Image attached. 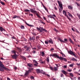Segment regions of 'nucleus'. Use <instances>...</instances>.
Wrapping results in <instances>:
<instances>
[{
    "label": "nucleus",
    "instance_id": "52",
    "mask_svg": "<svg viewBox=\"0 0 80 80\" xmlns=\"http://www.w3.org/2000/svg\"><path fill=\"white\" fill-rule=\"evenodd\" d=\"M76 65H78V66L79 67H80V63L79 64L77 63Z\"/></svg>",
    "mask_w": 80,
    "mask_h": 80
},
{
    "label": "nucleus",
    "instance_id": "17",
    "mask_svg": "<svg viewBox=\"0 0 80 80\" xmlns=\"http://www.w3.org/2000/svg\"><path fill=\"white\" fill-rule=\"evenodd\" d=\"M68 15H69V16L70 17H71V18H73V16H72V15L71 14L69 13V12H68Z\"/></svg>",
    "mask_w": 80,
    "mask_h": 80
},
{
    "label": "nucleus",
    "instance_id": "10",
    "mask_svg": "<svg viewBox=\"0 0 80 80\" xmlns=\"http://www.w3.org/2000/svg\"><path fill=\"white\" fill-rule=\"evenodd\" d=\"M18 57V55L16 54H14V55H12V57L13 58H14V59H16Z\"/></svg>",
    "mask_w": 80,
    "mask_h": 80
},
{
    "label": "nucleus",
    "instance_id": "31",
    "mask_svg": "<svg viewBox=\"0 0 80 80\" xmlns=\"http://www.w3.org/2000/svg\"><path fill=\"white\" fill-rule=\"evenodd\" d=\"M21 57H22V58H23V59H24V60H26L27 59L26 58H25V57L22 56H21Z\"/></svg>",
    "mask_w": 80,
    "mask_h": 80
},
{
    "label": "nucleus",
    "instance_id": "47",
    "mask_svg": "<svg viewBox=\"0 0 80 80\" xmlns=\"http://www.w3.org/2000/svg\"><path fill=\"white\" fill-rule=\"evenodd\" d=\"M33 62H34V63H37V61H36V60H33Z\"/></svg>",
    "mask_w": 80,
    "mask_h": 80
},
{
    "label": "nucleus",
    "instance_id": "50",
    "mask_svg": "<svg viewBox=\"0 0 80 80\" xmlns=\"http://www.w3.org/2000/svg\"><path fill=\"white\" fill-rule=\"evenodd\" d=\"M32 49L33 50H33H36V48H32Z\"/></svg>",
    "mask_w": 80,
    "mask_h": 80
},
{
    "label": "nucleus",
    "instance_id": "19",
    "mask_svg": "<svg viewBox=\"0 0 80 80\" xmlns=\"http://www.w3.org/2000/svg\"><path fill=\"white\" fill-rule=\"evenodd\" d=\"M0 30L1 32H2L3 31H5V30H4V29L2 27H0Z\"/></svg>",
    "mask_w": 80,
    "mask_h": 80
},
{
    "label": "nucleus",
    "instance_id": "7",
    "mask_svg": "<svg viewBox=\"0 0 80 80\" xmlns=\"http://www.w3.org/2000/svg\"><path fill=\"white\" fill-rule=\"evenodd\" d=\"M0 67H1L4 68L6 70H8V68H6L5 67H4V65L2 63V62L1 61H0Z\"/></svg>",
    "mask_w": 80,
    "mask_h": 80
},
{
    "label": "nucleus",
    "instance_id": "8",
    "mask_svg": "<svg viewBox=\"0 0 80 80\" xmlns=\"http://www.w3.org/2000/svg\"><path fill=\"white\" fill-rule=\"evenodd\" d=\"M50 56H52V57H57V58H59V59L60 58V57H59V56L56 53H54L53 54L51 55Z\"/></svg>",
    "mask_w": 80,
    "mask_h": 80
},
{
    "label": "nucleus",
    "instance_id": "40",
    "mask_svg": "<svg viewBox=\"0 0 80 80\" xmlns=\"http://www.w3.org/2000/svg\"><path fill=\"white\" fill-rule=\"evenodd\" d=\"M61 77H64V75H63V74H61Z\"/></svg>",
    "mask_w": 80,
    "mask_h": 80
},
{
    "label": "nucleus",
    "instance_id": "18",
    "mask_svg": "<svg viewBox=\"0 0 80 80\" xmlns=\"http://www.w3.org/2000/svg\"><path fill=\"white\" fill-rule=\"evenodd\" d=\"M48 42L49 43H53V41H52V39H50V40H49Z\"/></svg>",
    "mask_w": 80,
    "mask_h": 80
},
{
    "label": "nucleus",
    "instance_id": "62",
    "mask_svg": "<svg viewBox=\"0 0 80 80\" xmlns=\"http://www.w3.org/2000/svg\"><path fill=\"white\" fill-rule=\"evenodd\" d=\"M64 41H65V42H67V39H64Z\"/></svg>",
    "mask_w": 80,
    "mask_h": 80
},
{
    "label": "nucleus",
    "instance_id": "54",
    "mask_svg": "<svg viewBox=\"0 0 80 80\" xmlns=\"http://www.w3.org/2000/svg\"><path fill=\"white\" fill-rule=\"evenodd\" d=\"M68 72H72V70L68 69Z\"/></svg>",
    "mask_w": 80,
    "mask_h": 80
},
{
    "label": "nucleus",
    "instance_id": "63",
    "mask_svg": "<svg viewBox=\"0 0 80 80\" xmlns=\"http://www.w3.org/2000/svg\"><path fill=\"white\" fill-rule=\"evenodd\" d=\"M7 79L8 80H11L10 79V78H7Z\"/></svg>",
    "mask_w": 80,
    "mask_h": 80
},
{
    "label": "nucleus",
    "instance_id": "23",
    "mask_svg": "<svg viewBox=\"0 0 80 80\" xmlns=\"http://www.w3.org/2000/svg\"><path fill=\"white\" fill-rule=\"evenodd\" d=\"M28 65L30 67H32V64L30 63H28Z\"/></svg>",
    "mask_w": 80,
    "mask_h": 80
},
{
    "label": "nucleus",
    "instance_id": "39",
    "mask_svg": "<svg viewBox=\"0 0 80 80\" xmlns=\"http://www.w3.org/2000/svg\"><path fill=\"white\" fill-rule=\"evenodd\" d=\"M75 31H76V32H77V33H79V31H78V30H77V29H76V28H75Z\"/></svg>",
    "mask_w": 80,
    "mask_h": 80
},
{
    "label": "nucleus",
    "instance_id": "61",
    "mask_svg": "<svg viewBox=\"0 0 80 80\" xmlns=\"http://www.w3.org/2000/svg\"><path fill=\"white\" fill-rule=\"evenodd\" d=\"M54 50V49L53 48H52L51 49H50V51H52V50Z\"/></svg>",
    "mask_w": 80,
    "mask_h": 80
},
{
    "label": "nucleus",
    "instance_id": "9",
    "mask_svg": "<svg viewBox=\"0 0 80 80\" xmlns=\"http://www.w3.org/2000/svg\"><path fill=\"white\" fill-rule=\"evenodd\" d=\"M59 59H60V60H63V61H65V62H67V59L62 57H60Z\"/></svg>",
    "mask_w": 80,
    "mask_h": 80
},
{
    "label": "nucleus",
    "instance_id": "55",
    "mask_svg": "<svg viewBox=\"0 0 80 80\" xmlns=\"http://www.w3.org/2000/svg\"><path fill=\"white\" fill-rule=\"evenodd\" d=\"M31 79H34V77H33V76H31Z\"/></svg>",
    "mask_w": 80,
    "mask_h": 80
},
{
    "label": "nucleus",
    "instance_id": "49",
    "mask_svg": "<svg viewBox=\"0 0 80 80\" xmlns=\"http://www.w3.org/2000/svg\"><path fill=\"white\" fill-rule=\"evenodd\" d=\"M50 70H51L52 71H53V68L52 67H50Z\"/></svg>",
    "mask_w": 80,
    "mask_h": 80
},
{
    "label": "nucleus",
    "instance_id": "42",
    "mask_svg": "<svg viewBox=\"0 0 80 80\" xmlns=\"http://www.w3.org/2000/svg\"><path fill=\"white\" fill-rule=\"evenodd\" d=\"M73 66V64H71L69 65V67H72Z\"/></svg>",
    "mask_w": 80,
    "mask_h": 80
},
{
    "label": "nucleus",
    "instance_id": "16",
    "mask_svg": "<svg viewBox=\"0 0 80 80\" xmlns=\"http://www.w3.org/2000/svg\"><path fill=\"white\" fill-rule=\"evenodd\" d=\"M42 5L43 7V8H44V9H45V10H46V11H47V12H48V10L47 9V8H46V7H45V6H44L43 4H42Z\"/></svg>",
    "mask_w": 80,
    "mask_h": 80
},
{
    "label": "nucleus",
    "instance_id": "22",
    "mask_svg": "<svg viewBox=\"0 0 80 80\" xmlns=\"http://www.w3.org/2000/svg\"><path fill=\"white\" fill-rule=\"evenodd\" d=\"M71 60H73V61H75L76 62H77V59L74 58H72Z\"/></svg>",
    "mask_w": 80,
    "mask_h": 80
},
{
    "label": "nucleus",
    "instance_id": "46",
    "mask_svg": "<svg viewBox=\"0 0 80 80\" xmlns=\"http://www.w3.org/2000/svg\"><path fill=\"white\" fill-rule=\"evenodd\" d=\"M76 4H77L78 6H80V4L79 3H78L77 2H76Z\"/></svg>",
    "mask_w": 80,
    "mask_h": 80
},
{
    "label": "nucleus",
    "instance_id": "30",
    "mask_svg": "<svg viewBox=\"0 0 80 80\" xmlns=\"http://www.w3.org/2000/svg\"><path fill=\"white\" fill-rule=\"evenodd\" d=\"M69 41L71 43H72V44H74V43H73V41H72V40L71 39H69Z\"/></svg>",
    "mask_w": 80,
    "mask_h": 80
},
{
    "label": "nucleus",
    "instance_id": "21",
    "mask_svg": "<svg viewBox=\"0 0 80 80\" xmlns=\"http://www.w3.org/2000/svg\"><path fill=\"white\" fill-rule=\"evenodd\" d=\"M61 42H62L63 43H65V42L64 41H63L62 39H61L60 38H59L58 39Z\"/></svg>",
    "mask_w": 80,
    "mask_h": 80
},
{
    "label": "nucleus",
    "instance_id": "44",
    "mask_svg": "<svg viewBox=\"0 0 80 80\" xmlns=\"http://www.w3.org/2000/svg\"><path fill=\"white\" fill-rule=\"evenodd\" d=\"M72 55H73V56H74V57L77 58V56H76V55H75V54H74V53H73Z\"/></svg>",
    "mask_w": 80,
    "mask_h": 80
},
{
    "label": "nucleus",
    "instance_id": "64",
    "mask_svg": "<svg viewBox=\"0 0 80 80\" xmlns=\"http://www.w3.org/2000/svg\"><path fill=\"white\" fill-rule=\"evenodd\" d=\"M78 80H80V77H78Z\"/></svg>",
    "mask_w": 80,
    "mask_h": 80
},
{
    "label": "nucleus",
    "instance_id": "41",
    "mask_svg": "<svg viewBox=\"0 0 80 80\" xmlns=\"http://www.w3.org/2000/svg\"><path fill=\"white\" fill-rule=\"evenodd\" d=\"M45 43L47 45H48V41H45Z\"/></svg>",
    "mask_w": 80,
    "mask_h": 80
},
{
    "label": "nucleus",
    "instance_id": "26",
    "mask_svg": "<svg viewBox=\"0 0 80 80\" xmlns=\"http://www.w3.org/2000/svg\"><path fill=\"white\" fill-rule=\"evenodd\" d=\"M70 75L72 77H73L74 76L73 75V74L72 73H69Z\"/></svg>",
    "mask_w": 80,
    "mask_h": 80
},
{
    "label": "nucleus",
    "instance_id": "1",
    "mask_svg": "<svg viewBox=\"0 0 80 80\" xmlns=\"http://www.w3.org/2000/svg\"><path fill=\"white\" fill-rule=\"evenodd\" d=\"M30 10L32 13H34L35 14L37 15V16L38 17V18H41L40 16L39 15H38V12L36 11H35L33 10V9L32 8L30 9Z\"/></svg>",
    "mask_w": 80,
    "mask_h": 80
},
{
    "label": "nucleus",
    "instance_id": "13",
    "mask_svg": "<svg viewBox=\"0 0 80 80\" xmlns=\"http://www.w3.org/2000/svg\"><path fill=\"white\" fill-rule=\"evenodd\" d=\"M62 73H63V74L65 75H66L67 74V72L65 71L64 70H62Z\"/></svg>",
    "mask_w": 80,
    "mask_h": 80
},
{
    "label": "nucleus",
    "instance_id": "2",
    "mask_svg": "<svg viewBox=\"0 0 80 80\" xmlns=\"http://www.w3.org/2000/svg\"><path fill=\"white\" fill-rule=\"evenodd\" d=\"M57 2L59 4V7L60 8H59V10H61L62 11V10H63V7H62V2H60L58 0L57 1Z\"/></svg>",
    "mask_w": 80,
    "mask_h": 80
},
{
    "label": "nucleus",
    "instance_id": "11",
    "mask_svg": "<svg viewBox=\"0 0 80 80\" xmlns=\"http://www.w3.org/2000/svg\"><path fill=\"white\" fill-rule=\"evenodd\" d=\"M31 50V48H30V47H27L26 49V52H29Z\"/></svg>",
    "mask_w": 80,
    "mask_h": 80
},
{
    "label": "nucleus",
    "instance_id": "25",
    "mask_svg": "<svg viewBox=\"0 0 80 80\" xmlns=\"http://www.w3.org/2000/svg\"><path fill=\"white\" fill-rule=\"evenodd\" d=\"M25 23H26L27 25H28V26L29 27H33V26H32V25H30L29 24L27 23L26 22H25Z\"/></svg>",
    "mask_w": 80,
    "mask_h": 80
},
{
    "label": "nucleus",
    "instance_id": "56",
    "mask_svg": "<svg viewBox=\"0 0 80 80\" xmlns=\"http://www.w3.org/2000/svg\"><path fill=\"white\" fill-rule=\"evenodd\" d=\"M72 31H73V32H75V29L74 30V29H73V28H72Z\"/></svg>",
    "mask_w": 80,
    "mask_h": 80
},
{
    "label": "nucleus",
    "instance_id": "12",
    "mask_svg": "<svg viewBox=\"0 0 80 80\" xmlns=\"http://www.w3.org/2000/svg\"><path fill=\"white\" fill-rule=\"evenodd\" d=\"M4 70H7L5 69V68H2L1 67V68H0V71L1 72H4Z\"/></svg>",
    "mask_w": 80,
    "mask_h": 80
},
{
    "label": "nucleus",
    "instance_id": "59",
    "mask_svg": "<svg viewBox=\"0 0 80 80\" xmlns=\"http://www.w3.org/2000/svg\"><path fill=\"white\" fill-rule=\"evenodd\" d=\"M32 33V34H33V35L34 36H35V35H36V34H35V33Z\"/></svg>",
    "mask_w": 80,
    "mask_h": 80
},
{
    "label": "nucleus",
    "instance_id": "4",
    "mask_svg": "<svg viewBox=\"0 0 80 80\" xmlns=\"http://www.w3.org/2000/svg\"><path fill=\"white\" fill-rule=\"evenodd\" d=\"M37 73H42L43 74L45 73V72H43V71L42 70H40V69H37L36 70Z\"/></svg>",
    "mask_w": 80,
    "mask_h": 80
},
{
    "label": "nucleus",
    "instance_id": "15",
    "mask_svg": "<svg viewBox=\"0 0 80 80\" xmlns=\"http://www.w3.org/2000/svg\"><path fill=\"white\" fill-rule=\"evenodd\" d=\"M68 8L69 10H72L73 9V7L71 6H68Z\"/></svg>",
    "mask_w": 80,
    "mask_h": 80
},
{
    "label": "nucleus",
    "instance_id": "36",
    "mask_svg": "<svg viewBox=\"0 0 80 80\" xmlns=\"http://www.w3.org/2000/svg\"><path fill=\"white\" fill-rule=\"evenodd\" d=\"M32 53H33V54H35V53H36V51L35 50H33L32 52Z\"/></svg>",
    "mask_w": 80,
    "mask_h": 80
},
{
    "label": "nucleus",
    "instance_id": "14",
    "mask_svg": "<svg viewBox=\"0 0 80 80\" xmlns=\"http://www.w3.org/2000/svg\"><path fill=\"white\" fill-rule=\"evenodd\" d=\"M68 53L69 54H70V55H72L73 54V52H72V51H69L68 52Z\"/></svg>",
    "mask_w": 80,
    "mask_h": 80
},
{
    "label": "nucleus",
    "instance_id": "32",
    "mask_svg": "<svg viewBox=\"0 0 80 80\" xmlns=\"http://www.w3.org/2000/svg\"><path fill=\"white\" fill-rule=\"evenodd\" d=\"M0 3H1V4H2V5H5V3L2 2V1H1L0 2Z\"/></svg>",
    "mask_w": 80,
    "mask_h": 80
},
{
    "label": "nucleus",
    "instance_id": "27",
    "mask_svg": "<svg viewBox=\"0 0 80 80\" xmlns=\"http://www.w3.org/2000/svg\"><path fill=\"white\" fill-rule=\"evenodd\" d=\"M54 71H57L58 70V68H57L56 67H54Z\"/></svg>",
    "mask_w": 80,
    "mask_h": 80
},
{
    "label": "nucleus",
    "instance_id": "34",
    "mask_svg": "<svg viewBox=\"0 0 80 80\" xmlns=\"http://www.w3.org/2000/svg\"><path fill=\"white\" fill-rule=\"evenodd\" d=\"M48 17L49 18H53V17L50 15H48Z\"/></svg>",
    "mask_w": 80,
    "mask_h": 80
},
{
    "label": "nucleus",
    "instance_id": "38",
    "mask_svg": "<svg viewBox=\"0 0 80 80\" xmlns=\"http://www.w3.org/2000/svg\"><path fill=\"white\" fill-rule=\"evenodd\" d=\"M12 53H14V54H16V52H15V51L14 50L12 51Z\"/></svg>",
    "mask_w": 80,
    "mask_h": 80
},
{
    "label": "nucleus",
    "instance_id": "53",
    "mask_svg": "<svg viewBox=\"0 0 80 80\" xmlns=\"http://www.w3.org/2000/svg\"><path fill=\"white\" fill-rule=\"evenodd\" d=\"M36 28L37 29V30H40V27H39V28H38V27H37Z\"/></svg>",
    "mask_w": 80,
    "mask_h": 80
},
{
    "label": "nucleus",
    "instance_id": "24",
    "mask_svg": "<svg viewBox=\"0 0 80 80\" xmlns=\"http://www.w3.org/2000/svg\"><path fill=\"white\" fill-rule=\"evenodd\" d=\"M20 18V17L17 16L16 15H15L13 16V17L12 18Z\"/></svg>",
    "mask_w": 80,
    "mask_h": 80
},
{
    "label": "nucleus",
    "instance_id": "60",
    "mask_svg": "<svg viewBox=\"0 0 80 80\" xmlns=\"http://www.w3.org/2000/svg\"><path fill=\"white\" fill-rule=\"evenodd\" d=\"M14 69H15V70H17V67H15Z\"/></svg>",
    "mask_w": 80,
    "mask_h": 80
},
{
    "label": "nucleus",
    "instance_id": "57",
    "mask_svg": "<svg viewBox=\"0 0 80 80\" xmlns=\"http://www.w3.org/2000/svg\"><path fill=\"white\" fill-rule=\"evenodd\" d=\"M61 54H62V55H63V56L64 57L65 56V54H63V53H61Z\"/></svg>",
    "mask_w": 80,
    "mask_h": 80
},
{
    "label": "nucleus",
    "instance_id": "33",
    "mask_svg": "<svg viewBox=\"0 0 80 80\" xmlns=\"http://www.w3.org/2000/svg\"><path fill=\"white\" fill-rule=\"evenodd\" d=\"M21 29H24L25 28V27H24V26L21 25Z\"/></svg>",
    "mask_w": 80,
    "mask_h": 80
},
{
    "label": "nucleus",
    "instance_id": "5",
    "mask_svg": "<svg viewBox=\"0 0 80 80\" xmlns=\"http://www.w3.org/2000/svg\"><path fill=\"white\" fill-rule=\"evenodd\" d=\"M31 72H32V71L30 69L28 71H26L25 73L24 76H27L28 75V73H30Z\"/></svg>",
    "mask_w": 80,
    "mask_h": 80
},
{
    "label": "nucleus",
    "instance_id": "51",
    "mask_svg": "<svg viewBox=\"0 0 80 80\" xmlns=\"http://www.w3.org/2000/svg\"><path fill=\"white\" fill-rule=\"evenodd\" d=\"M28 47H27V46L26 45V46H25L24 47V48L25 49H26V48L27 49V48Z\"/></svg>",
    "mask_w": 80,
    "mask_h": 80
},
{
    "label": "nucleus",
    "instance_id": "43",
    "mask_svg": "<svg viewBox=\"0 0 80 80\" xmlns=\"http://www.w3.org/2000/svg\"><path fill=\"white\" fill-rule=\"evenodd\" d=\"M37 64H38V63H36V64H34V65L37 67Z\"/></svg>",
    "mask_w": 80,
    "mask_h": 80
},
{
    "label": "nucleus",
    "instance_id": "37",
    "mask_svg": "<svg viewBox=\"0 0 80 80\" xmlns=\"http://www.w3.org/2000/svg\"><path fill=\"white\" fill-rule=\"evenodd\" d=\"M35 37L33 36L32 37V40L33 41H34V40H35Z\"/></svg>",
    "mask_w": 80,
    "mask_h": 80
},
{
    "label": "nucleus",
    "instance_id": "29",
    "mask_svg": "<svg viewBox=\"0 0 80 80\" xmlns=\"http://www.w3.org/2000/svg\"><path fill=\"white\" fill-rule=\"evenodd\" d=\"M54 31H55L56 32V33H58V30H57V29H56V28H54Z\"/></svg>",
    "mask_w": 80,
    "mask_h": 80
},
{
    "label": "nucleus",
    "instance_id": "58",
    "mask_svg": "<svg viewBox=\"0 0 80 80\" xmlns=\"http://www.w3.org/2000/svg\"><path fill=\"white\" fill-rule=\"evenodd\" d=\"M73 40H74V41H75V38L74 37H73Z\"/></svg>",
    "mask_w": 80,
    "mask_h": 80
},
{
    "label": "nucleus",
    "instance_id": "28",
    "mask_svg": "<svg viewBox=\"0 0 80 80\" xmlns=\"http://www.w3.org/2000/svg\"><path fill=\"white\" fill-rule=\"evenodd\" d=\"M46 60L48 62H49V57H47Z\"/></svg>",
    "mask_w": 80,
    "mask_h": 80
},
{
    "label": "nucleus",
    "instance_id": "48",
    "mask_svg": "<svg viewBox=\"0 0 80 80\" xmlns=\"http://www.w3.org/2000/svg\"><path fill=\"white\" fill-rule=\"evenodd\" d=\"M24 11L25 12H29V10H28V9H25V10H24Z\"/></svg>",
    "mask_w": 80,
    "mask_h": 80
},
{
    "label": "nucleus",
    "instance_id": "6",
    "mask_svg": "<svg viewBox=\"0 0 80 80\" xmlns=\"http://www.w3.org/2000/svg\"><path fill=\"white\" fill-rule=\"evenodd\" d=\"M40 31L41 32H42L43 31H44L45 32H48L47 30H46V29H43L42 27H40Z\"/></svg>",
    "mask_w": 80,
    "mask_h": 80
},
{
    "label": "nucleus",
    "instance_id": "3",
    "mask_svg": "<svg viewBox=\"0 0 80 80\" xmlns=\"http://www.w3.org/2000/svg\"><path fill=\"white\" fill-rule=\"evenodd\" d=\"M62 13H63V14L64 15H65V17H67L68 19V20H69L70 21V20H71V18H70V17H68V16L67 15V12H66V11H65L63 10L62 11Z\"/></svg>",
    "mask_w": 80,
    "mask_h": 80
},
{
    "label": "nucleus",
    "instance_id": "45",
    "mask_svg": "<svg viewBox=\"0 0 80 80\" xmlns=\"http://www.w3.org/2000/svg\"><path fill=\"white\" fill-rule=\"evenodd\" d=\"M55 65H56L57 66V67H59V66H60V64H58V65L57 64H55Z\"/></svg>",
    "mask_w": 80,
    "mask_h": 80
},
{
    "label": "nucleus",
    "instance_id": "20",
    "mask_svg": "<svg viewBox=\"0 0 80 80\" xmlns=\"http://www.w3.org/2000/svg\"><path fill=\"white\" fill-rule=\"evenodd\" d=\"M39 22H40V23H43L44 25L45 24V23L43 22V21L41 20H39Z\"/></svg>",
    "mask_w": 80,
    "mask_h": 80
},
{
    "label": "nucleus",
    "instance_id": "35",
    "mask_svg": "<svg viewBox=\"0 0 80 80\" xmlns=\"http://www.w3.org/2000/svg\"><path fill=\"white\" fill-rule=\"evenodd\" d=\"M42 57H45V53L43 52H42Z\"/></svg>",
    "mask_w": 80,
    "mask_h": 80
}]
</instances>
